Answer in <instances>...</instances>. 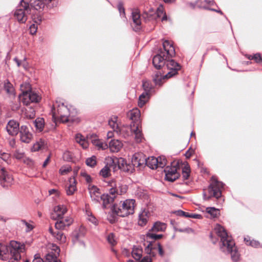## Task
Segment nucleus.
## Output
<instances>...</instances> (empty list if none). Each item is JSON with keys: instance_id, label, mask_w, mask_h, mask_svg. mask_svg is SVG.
<instances>
[{"instance_id": "1", "label": "nucleus", "mask_w": 262, "mask_h": 262, "mask_svg": "<svg viewBox=\"0 0 262 262\" xmlns=\"http://www.w3.org/2000/svg\"><path fill=\"white\" fill-rule=\"evenodd\" d=\"M163 49H160L158 53L152 58V63L155 68L167 69L168 72L165 77H172L178 74L181 66L172 59L175 56L176 52L172 43L167 40L163 41Z\"/></svg>"}, {"instance_id": "2", "label": "nucleus", "mask_w": 262, "mask_h": 262, "mask_svg": "<svg viewBox=\"0 0 262 262\" xmlns=\"http://www.w3.org/2000/svg\"><path fill=\"white\" fill-rule=\"evenodd\" d=\"M214 232L221 238V250L226 254H230L233 261H238L240 260V254L232 237L229 236L225 229L219 224L215 226Z\"/></svg>"}, {"instance_id": "3", "label": "nucleus", "mask_w": 262, "mask_h": 262, "mask_svg": "<svg viewBox=\"0 0 262 262\" xmlns=\"http://www.w3.org/2000/svg\"><path fill=\"white\" fill-rule=\"evenodd\" d=\"M25 244H21L15 241H11L8 245H3L1 251V257H5L6 260L10 259H20L21 253L25 252Z\"/></svg>"}, {"instance_id": "4", "label": "nucleus", "mask_w": 262, "mask_h": 262, "mask_svg": "<svg viewBox=\"0 0 262 262\" xmlns=\"http://www.w3.org/2000/svg\"><path fill=\"white\" fill-rule=\"evenodd\" d=\"M53 117H59L61 122L64 123L73 121L71 117L70 108L64 105L61 100H57L53 105L52 109Z\"/></svg>"}, {"instance_id": "5", "label": "nucleus", "mask_w": 262, "mask_h": 262, "mask_svg": "<svg viewBox=\"0 0 262 262\" xmlns=\"http://www.w3.org/2000/svg\"><path fill=\"white\" fill-rule=\"evenodd\" d=\"M135 203L134 199L126 200L119 204H113L111 209L115 212L118 216L125 217L134 213Z\"/></svg>"}, {"instance_id": "6", "label": "nucleus", "mask_w": 262, "mask_h": 262, "mask_svg": "<svg viewBox=\"0 0 262 262\" xmlns=\"http://www.w3.org/2000/svg\"><path fill=\"white\" fill-rule=\"evenodd\" d=\"M211 181L212 182L208 186L209 195H207L205 191L203 193V199L206 201L210 200L212 197L217 199L222 196L221 189L223 188L224 184L217 181L214 177H212Z\"/></svg>"}, {"instance_id": "7", "label": "nucleus", "mask_w": 262, "mask_h": 262, "mask_svg": "<svg viewBox=\"0 0 262 262\" xmlns=\"http://www.w3.org/2000/svg\"><path fill=\"white\" fill-rule=\"evenodd\" d=\"M31 13V8L27 0H21L14 12V15L19 23H25L27 14Z\"/></svg>"}, {"instance_id": "8", "label": "nucleus", "mask_w": 262, "mask_h": 262, "mask_svg": "<svg viewBox=\"0 0 262 262\" xmlns=\"http://www.w3.org/2000/svg\"><path fill=\"white\" fill-rule=\"evenodd\" d=\"M126 189L124 191L120 190L119 191L116 187H112L109 191V194H103L100 196V201H102V207L104 209L107 208V205L112 203L116 197L115 194H122L125 192Z\"/></svg>"}, {"instance_id": "9", "label": "nucleus", "mask_w": 262, "mask_h": 262, "mask_svg": "<svg viewBox=\"0 0 262 262\" xmlns=\"http://www.w3.org/2000/svg\"><path fill=\"white\" fill-rule=\"evenodd\" d=\"M20 101L25 105H28L31 103H37L41 97L35 91L24 92L19 95Z\"/></svg>"}, {"instance_id": "10", "label": "nucleus", "mask_w": 262, "mask_h": 262, "mask_svg": "<svg viewBox=\"0 0 262 262\" xmlns=\"http://www.w3.org/2000/svg\"><path fill=\"white\" fill-rule=\"evenodd\" d=\"M174 162H171V166H167L164 170L165 173V179L169 182H173L180 177L179 173L177 172L179 164L172 165Z\"/></svg>"}, {"instance_id": "11", "label": "nucleus", "mask_w": 262, "mask_h": 262, "mask_svg": "<svg viewBox=\"0 0 262 262\" xmlns=\"http://www.w3.org/2000/svg\"><path fill=\"white\" fill-rule=\"evenodd\" d=\"M13 181L12 175L6 171L4 168L0 169V182L2 186L4 188H7L10 186Z\"/></svg>"}, {"instance_id": "12", "label": "nucleus", "mask_w": 262, "mask_h": 262, "mask_svg": "<svg viewBox=\"0 0 262 262\" xmlns=\"http://www.w3.org/2000/svg\"><path fill=\"white\" fill-rule=\"evenodd\" d=\"M19 132L20 140L22 142L29 143L31 141L33 138V135L30 132L29 127L27 125H21Z\"/></svg>"}, {"instance_id": "13", "label": "nucleus", "mask_w": 262, "mask_h": 262, "mask_svg": "<svg viewBox=\"0 0 262 262\" xmlns=\"http://www.w3.org/2000/svg\"><path fill=\"white\" fill-rule=\"evenodd\" d=\"M57 222L55 224V227L58 230H64L67 227H69L73 222V220L70 216L61 217L56 220Z\"/></svg>"}, {"instance_id": "14", "label": "nucleus", "mask_w": 262, "mask_h": 262, "mask_svg": "<svg viewBox=\"0 0 262 262\" xmlns=\"http://www.w3.org/2000/svg\"><path fill=\"white\" fill-rule=\"evenodd\" d=\"M53 211L51 214V218L53 220H56L63 217L64 214L67 212V208L63 205H58L54 207Z\"/></svg>"}, {"instance_id": "15", "label": "nucleus", "mask_w": 262, "mask_h": 262, "mask_svg": "<svg viewBox=\"0 0 262 262\" xmlns=\"http://www.w3.org/2000/svg\"><path fill=\"white\" fill-rule=\"evenodd\" d=\"M110 161L112 166H113V170L114 171L117 169H120L123 171V168L125 167L126 164V161L122 158H117L115 157L110 158Z\"/></svg>"}, {"instance_id": "16", "label": "nucleus", "mask_w": 262, "mask_h": 262, "mask_svg": "<svg viewBox=\"0 0 262 262\" xmlns=\"http://www.w3.org/2000/svg\"><path fill=\"white\" fill-rule=\"evenodd\" d=\"M6 130L10 135L16 136L20 130L19 123L14 120H10L7 124Z\"/></svg>"}, {"instance_id": "17", "label": "nucleus", "mask_w": 262, "mask_h": 262, "mask_svg": "<svg viewBox=\"0 0 262 262\" xmlns=\"http://www.w3.org/2000/svg\"><path fill=\"white\" fill-rule=\"evenodd\" d=\"M0 89L5 91L6 94L10 96L15 95V89L9 80L7 79L4 80L2 84H0Z\"/></svg>"}, {"instance_id": "18", "label": "nucleus", "mask_w": 262, "mask_h": 262, "mask_svg": "<svg viewBox=\"0 0 262 262\" xmlns=\"http://www.w3.org/2000/svg\"><path fill=\"white\" fill-rule=\"evenodd\" d=\"M140 12L138 9L133 10L132 12V18L134 24L135 25L134 30L138 31L141 29V18Z\"/></svg>"}, {"instance_id": "19", "label": "nucleus", "mask_w": 262, "mask_h": 262, "mask_svg": "<svg viewBox=\"0 0 262 262\" xmlns=\"http://www.w3.org/2000/svg\"><path fill=\"white\" fill-rule=\"evenodd\" d=\"M89 190L92 200L95 203H100L101 195L99 189L95 186H92Z\"/></svg>"}, {"instance_id": "20", "label": "nucleus", "mask_w": 262, "mask_h": 262, "mask_svg": "<svg viewBox=\"0 0 262 262\" xmlns=\"http://www.w3.org/2000/svg\"><path fill=\"white\" fill-rule=\"evenodd\" d=\"M29 4V7L34 9L36 10H40L42 9L46 4H48L49 3H47L44 0H30L28 1Z\"/></svg>"}, {"instance_id": "21", "label": "nucleus", "mask_w": 262, "mask_h": 262, "mask_svg": "<svg viewBox=\"0 0 262 262\" xmlns=\"http://www.w3.org/2000/svg\"><path fill=\"white\" fill-rule=\"evenodd\" d=\"M59 252V250L57 252L54 251L52 250L49 251L45 256V262H60V261L58 259Z\"/></svg>"}, {"instance_id": "22", "label": "nucleus", "mask_w": 262, "mask_h": 262, "mask_svg": "<svg viewBox=\"0 0 262 262\" xmlns=\"http://www.w3.org/2000/svg\"><path fill=\"white\" fill-rule=\"evenodd\" d=\"M112 164H111L110 158L107 160V162L105 166L100 171L99 174L103 178H106L110 176V171L113 169Z\"/></svg>"}, {"instance_id": "23", "label": "nucleus", "mask_w": 262, "mask_h": 262, "mask_svg": "<svg viewBox=\"0 0 262 262\" xmlns=\"http://www.w3.org/2000/svg\"><path fill=\"white\" fill-rule=\"evenodd\" d=\"M170 77H165V75H162L160 72H158L153 76V81L156 85L161 86L165 79H168Z\"/></svg>"}, {"instance_id": "24", "label": "nucleus", "mask_w": 262, "mask_h": 262, "mask_svg": "<svg viewBox=\"0 0 262 262\" xmlns=\"http://www.w3.org/2000/svg\"><path fill=\"white\" fill-rule=\"evenodd\" d=\"M122 145V142L118 140H111L109 142L110 150L114 152H118Z\"/></svg>"}, {"instance_id": "25", "label": "nucleus", "mask_w": 262, "mask_h": 262, "mask_svg": "<svg viewBox=\"0 0 262 262\" xmlns=\"http://www.w3.org/2000/svg\"><path fill=\"white\" fill-rule=\"evenodd\" d=\"M117 117L113 116L108 120V125L116 133H120L123 129H119V126L117 123Z\"/></svg>"}, {"instance_id": "26", "label": "nucleus", "mask_w": 262, "mask_h": 262, "mask_svg": "<svg viewBox=\"0 0 262 262\" xmlns=\"http://www.w3.org/2000/svg\"><path fill=\"white\" fill-rule=\"evenodd\" d=\"M76 190V180L71 178L69 180V184L66 189L67 194L68 195H72Z\"/></svg>"}, {"instance_id": "27", "label": "nucleus", "mask_w": 262, "mask_h": 262, "mask_svg": "<svg viewBox=\"0 0 262 262\" xmlns=\"http://www.w3.org/2000/svg\"><path fill=\"white\" fill-rule=\"evenodd\" d=\"M156 249H158L157 243L153 244L151 242L149 243L145 249L146 252L152 257L156 255V252L154 251Z\"/></svg>"}, {"instance_id": "28", "label": "nucleus", "mask_w": 262, "mask_h": 262, "mask_svg": "<svg viewBox=\"0 0 262 262\" xmlns=\"http://www.w3.org/2000/svg\"><path fill=\"white\" fill-rule=\"evenodd\" d=\"M148 219L147 212L143 211L139 214L138 225L142 227L145 226L147 223Z\"/></svg>"}, {"instance_id": "29", "label": "nucleus", "mask_w": 262, "mask_h": 262, "mask_svg": "<svg viewBox=\"0 0 262 262\" xmlns=\"http://www.w3.org/2000/svg\"><path fill=\"white\" fill-rule=\"evenodd\" d=\"M140 116V112L137 109H133L127 113V117L133 121H137Z\"/></svg>"}, {"instance_id": "30", "label": "nucleus", "mask_w": 262, "mask_h": 262, "mask_svg": "<svg viewBox=\"0 0 262 262\" xmlns=\"http://www.w3.org/2000/svg\"><path fill=\"white\" fill-rule=\"evenodd\" d=\"M46 148V144L45 141L40 139L38 141H36L32 147L31 150L32 151H37L39 150L44 149Z\"/></svg>"}, {"instance_id": "31", "label": "nucleus", "mask_w": 262, "mask_h": 262, "mask_svg": "<svg viewBox=\"0 0 262 262\" xmlns=\"http://www.w3.org/2000/svg\"><path fill=\"white\" fill-rule=\"evenodd\" d=\"M142 248L134 246L132 252V256L136 260H140L142 257Z\"/></svg>"}, {"instance_id": "32", "label": "nucleus", "mask_w": 262, "mask_h": 262, "mask_svg": "<svg viewBox=\"0 0 262 262\" xmlns=\"http://www.w3.org/2000/svg\"><path fill=\"white\" fill-rule=\"evenodd\" d=\"M166 228V225L165 224L157 222H156L151 230L149 231H151L152 232H160V231H164Z\"/></svg>"}, {"instance_id": "33", "label": "nucleus", "mask_w": 262, "mask_h": 262, "mask_svg": "<svg viewBox=\"0 0 262 262\" xmlns=\"http://www.w3.org/2000/svg\"><path fill=\"white\" fill-rule=\"evenodd\" d=\"M150 94L148 92H143L139 97L138 106L140 107H143L146 102L148 101Z\"/></svg>"}, {"instance_id": "34", "label": "nucleus", "mask_w": 262, "mask_h": 262, "mask_svg": "<svg viewBox=\"0 0 262 262\" xmlns=\"http://www.w3.org/2000/svg\"><path fill=\"white\" fill-rule=\"evenodd\" d=\"M33 123L36 127V130L41 132L45 125L44 119L42 118H37L33 121Z\"/></svg>"}, {"instance_id": "35", "label": "nucleus", "mask_w": 262, "mask_h": 262, "mask_svg": "<svg viewBox=\"0 0 262 262\" xmlns=\"http://www.w3.org/2000/svg\"><path fill=\"white\" fill-rule=\"evenodd\" d=\"M150 169H155L157 168V160L154 157L147 158L146 165Z\"/></svg>"}, {"instance_id": "36", "label": "nucleus", "mask_w": 262, "mask_h": 262, "mask_svg": "<svg viewBox=\"0 0 262 262\" xmlns=\"http://www.w3.org/2000/svg\"><path fill=\"white\" fill-rule=\"evenodd\" d=\"M117 216L118 215L116 212L111 210V211L107 215V220L111 224H114L117 221Z\"/></svg>"}, {"instance_id": "37", "label": "nucleus", "mask_w": 262, "mask_h": 262, "mask_svg": "<svg viewBox=\"0 0 262 262\" xmlns=\"http://www.w3.org/2000/svg\"><path fill=\"white\" fill-rule=\"evenodd\" d=\"M91 142L93 145L98 147L99 149H105L107 147V145L106 144L103 143L98 139H92Z\"/></svg>"}, {"instance_id": "38", "label": "nucleus", "mask_w": 262, "mask_h": 262, "mask_svg": "<svg viewBox=\"0 0 262 262\" xmlns=\"http://www.w3.org/2000/svg\"><path fill=\"white\" fill-rule=\"evenodd\" d=\"M157 160V168H164L167 164V160L165 156H160L156 158Z\"/></svg>"}, {"instance_id": "39", "label": "nucleus", "mask_w": 262, "mask_h": 262, "mask_svg": "<svg viewBox=\"0 0 262 262\" xmlns=\"http://www.w3.org/2000/svg\"><path fill=\"white\" fill-rule=\"evenodd\" d=\"M144 92H148L150 95L154 91L153 86L150 82L148 81H143L142 84Z\"/></svg>"}, {"instance_id": "40", "label": "nucleus", "mask_w": 262, "mask_h": 262, "mask_svg": "<svg viewBox=\"0 0 262 262\" xmlns=\"http://www.w3.org/2000/svg\"><path fill=\"white\" fill-rule=\"evenodd\" d=\"M135 134V139L137 142H140L143 138V135L141 130L137 126L135 129H134Z\"/></svg>"}, {"instance_id": "41", "label": "nucleus", "mask_w": 262, "mask_h": 262, "mask_svg": "<svg viewBox=\"0 0 262 262\" xmlns=\"http://www.w3.org/2000/svg\"><path fill=\"white\" fill-rule=\"evenodd\" d=\"M206 211L213 217H216L220 214L219 209L215 207H207L206 208Z\"/></svg>"}, {"instance_id": "42", "label": "nucleus", "mask_w": 262, "mask_h": 262, "mask_svg": "<svg viewBox=\"0 0 262 262\" xmlns=\"http://www.w3.org/2000/svg\"><path fill=\"white\" fill-rule=\"evenodd\" d=\"M141 156H142V153H136L133 155L131 163L135 167L140 166V163L139 162V158H140Z\"/></svg>"}, {"instance_id": "43", "label": "nucleus", "mask_w": 262, "mask_h": 262, "mask_svg": "<svg viewBox=\"0 0 262 262\" xmlns=\"http://www.w3.org/2000/svg\"><path fill=\"white\" fill-rule=\"evenodd\" d=\"M57 240L61 242L64 243L66 241V237L61 231H57L55 232L53 236Z\"/></svg>"}, {"instance_id": "44", "label": "nucleus", "mask_w": 262, "mask_h": 262, "mask_svg": "<svg viewBox=\"0 0 262 262\" xmlns=\"http://www.w3.org/2000/svg\"><path fill=\"white\" fill-rule=\"evenodd\" d=\"M85 163L88 166L94 167L97 164L96 157L92 156L91 157L87 158Z\"/></svg>"}, {"instance_id": "45", "label": "nucleus", "mask_w": 262, "mask_h": 262, "mask_svg": "<svg viewBox=\"0 0 262 262\" xmlns=\"http://www.w3.org/2000/svg\"><path fill=\"white\" fill-rule=\"evenodd\" d=\"M190 169L189 166L187 165L184 166L182 169L183 178L184 180H187L189 177Z\"/></svg>"}, {"instance_id": "46", "label": "nucleus", "mask_w": 262, "mask_h": 262, "mask_svg": "<svg viewBox=\"0 0 262 262\" xmlns=\"http://www.w3.org/2000/svg\"><path fill=\"white\" fill-rule=\"evenodd\" d=\"M135 166L131 163L126 162L125 167L123 168V171L128 173H132L135 170Z\"/></svg>"}, {"instance_id": "47", "label": "nucleus", "mask_w": 262, "mask_h": 262, "mask_svg": "<svg viewBox=\"0 0 262 262\" xmlns=\"http://www.w3.org/2000/svg\"><path fill=\"white\" fill-rule=\"evenodd\" d=\"M20 90L22 92L21 93L26 92H29L30 91H33L31 89V85L27 82L24 83L20 85Z\"/></svg>"}, {"instance_id": "48", "label": "nucleus", "mask_w": 262, "mask_h": 262, "mask_svg": "<svg viewBox=\"0 0 262 262\" xmlns=\"http://www.w3.org/2000/svg\"><path fill=\"white\" fill-rule=\"evenodd\" d=\"M107 241L112 246H114L117 243L115 234L113 233H111L107 235Z\"/></svg>"}, {"instance_id": "49", "label": "nucleus", "mask_w": 262, "mask_h": 262, "mask_svg": "<svg viewBox=\"0 0 262 262\" xmlns=\"http://www.w3.org/2000/svg\"><path fill=\"white\" fill-rule=\"evenodd\" d=\"M244 241L247 245H250L252 247L257 248L260 246V243L258 241L255 240L249 241L247 238H244Z\"/></svg>"}, {"instance_id": "50", "label": "nucleus", "mask_w": 262, "mask_h": 262, "mask_svg": "<svg viewBox=\"0 0 262 262\" xmlns=\"http://www.w3.org/2000/svg\"><path fill=\"white\" fill-rule=\"evenodd\" d=\"M151 231H149V232L146 234L147 237L149 238L157 240L161 238L163 236L162 234H156L151 232Z\"/></svg>"}, {"instance_id": "51", "label": "nucleus", "mask_w": 262, "mask_h": 262, "mask_svg": "<svg viewBox=\"0 0 262 262\" xmlns=\"http://www.w3.org/2000/svg\"><path fill=\"white\" fill-rule=\"evenodd\" d=\"M72 241L74 243H77L79 241L80 237L83 236V234L80 232L74 231L73 234Z\"/></svg>"}, {"instance_id": "52", "label": "nucleus", "mask_w": 262, "mask_h": 262, "mask_svg": "<svg viewBox=\"0 0 262 262\" xmlns=\"http://www.w3.org/2000/svg\"><path fill=\"white\" fill-rule=\"evenodd\" d=\"M62 158L64 161L70 162L72 160V154L69 151H66L63 154Z\"/></svg>"}, {"instance_id": "53", "label": "nucleus", "mask_w": 262, "mask_h": 262, "mask_svg": "<svg viewBox=\"0 0 262 262\" xmlns=\"http://www.w3.org/2000/svg\"><path fill=\"white\" fill-rule=\"evenodd\" d=\"M119 129H123V130H121L120 133H116L117 135L126 138L127 136H129V132L127 130V128L125 127H119Z\"/></svg>"}, {"instance_id": "54", "label": "nucleus", "mask_w": 262, "mask_h": 262, "mask_svg": "<svg viewBox=\"0 0 262 262\" xmlns=\"http://www.w3.org/2000/svg\"><path fill=\"white\" fill-rule=\"evenodd\" d=\"M25 153L19 150H16L14 153V157L18 160H20L24 158Z\"/></svg>"}, {"instance_id": "55", "label": "nucleus", "mask_w": 262, "mask_h": 262, "mask_svg": "<svg viewBox=\"0 0 262 262\" xmlns=\"http://www.w3.org/2000/svg\"><path fill=\"white\" fill-rule=\"evenodd\" d=\"M174 213L176 214L177 216H184L186 217H188L189 216V213L186 212L183 210H178L177 211H175L174 212Z\"/></svg>"}, {"instance_id": "56", "label": "nucleus", "mask_w": 262, "mask_h": 262, "mask_svg": "<svg viewBox=\"0 0 262 262\" xmlns=\"http://www.w3.org/2000/svg\"><path fill=\"white\" fill-rule=\"evenodd\" d=\"M0 158L4 161L7 162L10 158V155L8 153L0 150Z\"/></svg>"}, {"instance_id": "57", "label": "nucleus", "mask_w": 262, "mask_h": 262, "mask_svg": "<svg viewBox=\"0 0 262 262\" xmlns=\"http://www.w3.org/2000/svg\"><path fill=\"white\" fill-rule=\"evenodd\" d=\"M253 60L257 63H262V57L260 53H257L253 55Z\"/></svg>"}, {"instance_id": "58", "label": "nucleus", "mask_w": 262, "mask_h": 262, "mask_svg": "<svg viewBox=\"0 0 262 262\" xmlns=\"http://www.w3.org/2000/svg\"><path fill=\"white\" fill-rule=\"evenodd\" d=\"M81 176L84 178L87 183H89L92 182V178L91 176L86 173L85 171H81L80 173Z\"/></svg>"}, {"instance_id": "59", "label": "nucleus", "mask_w": 262, "mask_h": 262, "mask_svg": "<svg viewBox=\"0 0 262 262\" xmlns=\"http://www.w3.org/2000/svg\"><path fill=\"white\" fill-rule=\"evenodd\" d=\"M139 162L140 163V166H142L144 164L146 165L147 158L143 154H142V156H141L140 158H139Z\"/></svg>"}, {"instance_id": "60", "label": "nucleus", "mask_w": 262, "mask_h": 262, "mask_svg": "<svg viewBox=\"0 0 262 262\" xmlns=\"http://www.w3.org/2000/svg\"><path fill=\"white\" fill-rule=\"evenodd\" d=\"M32 262H45V261L41 258L39 253H36L34 256Z\"/></svg>"}, {"instance_id": "61", "label": "nucleus", "mask_w": 262, "mask_h": 262, "mask_svg": "<svg viewBox=\"0 0 262 262\" xmlns=\"http://www.w3.org/2000/svg\"><path fill=\"white\" fill-rule=\"evenodd\" d=\"M24 163L30 167L34 166V161L30 158H26L24 159Z\"/></svg>"}, {"instance_id": "62", "label": "nucleus", "mask_w": 262, "mask_h": 262, "mask_svg": "<svg viewBox=\"0 0 262 262\" xmlns=\"http://www.w3.org/2000/svg\"><path fill=\"white\" fill-rule=\"evenodd\" d=\"M37 30V27L35 24H32L30 27V33L32 35L36 33Z\"/></svg>"}, {"instance_id": "63", "label": "nucleus", "mask_w": 262, "mask_h": 262, "mask_svg": "<svg viewBox=\"0 0 262 262\" xmlns=\"http://www.w3.org/2000/svg\"><path fill=\"white\" fill-rule=\"evenodd\" d=\"M118 8L120 12V15H125V10L124 7H123V5L122 3H119L118 5Z\"/></svg>"}, {"instance_id": "64", "label": "nucleus", "mask_w": 262, "mask_h": 262, "mask_svg": "<svg viewBox=\"0 0 262 262\" xmlns=\"http://www.w3.org/2000/svg\"><path fill=\"white\" fill-rule=\"evenodd\" d=\"M75 139L77 143H81L83 141H84L85 139L83 138V136L79 134H78L75 136Z\"/></svg>"}]
</instances>
